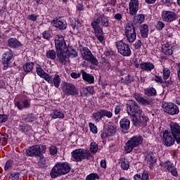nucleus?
<instances>
[{
  "label": "nucleus",
  "instance_id": "25",
  "mask_svg": "<svg viewBox=\"0 0 180 180\" xmlns=\"http://www.w3.org/2000/svg\"><path fill=\"white\" fill-rule=\"evenodd\" d=\"M120 127L123 133H126L130 129V120L122 118L120 122Z\"/></svg>",
  "mask_w": 180,
  "mask_h": 180
},
{
  "label": "nucleus",
  "instance_id": "44",
  "mask_svg": "<svg viewBox=\"0 0 180 180\" xmlns=\"http://www.w3.org/2000/svg\"><path fill=\"white\" fill-rule=\"evenodd\" d=\"M98 148H99L96 142H91L90 143V153H92L93 154H96V153H98Z\"/></svg>",
  "mask_w": 180,
  "mask_h": 180
},
{
  "label": "nucleus",
  "instance_id": "29",
  "mask_svg": "<svg viewBox=\"0 0 180 180\" xmlns=\"http://www.w3.org/2000/svg\"><path fill=\"white\" fill-rule=\"evenodd\" d=\"M8 46L11 49H19L22 44L16 38H10L8 39Z\"/></svg>",
  "mask_w": 180,
  "mask_h": 180
},
{
  "label": "nucleus",
  "instance_id": "36",
  "mask_svg": "<svg viewBox=\"0 0 180 180\" xmlns=\"http://www.w3.org/2000/svg\"><path fill=\"white\" fill-rule=\"evenodd\" d=\"M36 71H37V75H39V77H40L41 78H43L44 79H45V81L47 80V79L50 75L47 74L46 72H44L41 68H37Z\"/></svg>",
  "mask_w": 180,
  "mask_h": 180
},
{
  "label": "nucleus",
  "instance_id": "2",
  "mask_svg": "<svg viewBox=\"0 0 180 180\" xmlns=\"http://www.w3.org/2000/svg\"><path fill=\"white\" fill-rule=\"evenodd\" d=\"M70 171H71L70 163L67 162H58L56 163L51 171V178L54 179L58 176L66 175Z\"/></svg>",
  "mask_w": 180,
  "mask_h": 180
},
{
  "label": "nucleus",
  "instance_id": "38",
  "mask_svg": "<svg viewBox=\"0 0 180 180\" xmlns=\"http://www.w3.org/2000/svg\"><path fill=\"white\" fill-rule=\"evenodd\" d=\"M92 117L94 119L95 122H96L97 123L101 122V120H102V118L103 117L102 115L101 110H98L96 112H94L92 115Z\"/></svg>",
  "mask_w": 180,
  "mask_h": 180
},
{
  "label": "nucleus",
  "instance_id": "16",
  "mask_svg": "<svg viewBox=\"0 0 180 180\" xmlns=\"http://www.w3.org/2000/svg\"><path fill=\"white\" fill-rule=\"evenodd\" d=\"M57 56L58 60L60 61V63H61V64L65 65V64L70 63V58L68 56V49L57 51Z\"/></svg>",
  "mask_w": 180,
  "mask_h": 180
},
{
  "label": "nucleus",
  "instance_id": "61",
  "mask_svg": "<svg viewBox=\"0 0 180 180\" xmlns=\"http://www.w3.org/2000/svg\"><path fill=\"white\" fill-rule=\"evenodd\" d=\"M73 30H78L81 27V22L79 21H76L75 25L72 26Z\"/></svg>",
  "mask_w": 180,
  "mask_h": 180
},
{
  "label": "nucleus",
  "instance_id": "17",
  "mask_svg": "<svg viewBox=\"0 0 180 180\" xmlns=\"http://www.w3.org/2000/svg\"><path fill=\"white\" fill-rule=\"evenodd\" d=\"M91 27L94 30V33L96 37H97L99 41L102 42L105 40V37H103V31L102 28L96 22H91Z\"/></svg>",
  "mask_w": 180,
  "mask_h": 180
},
{
  "label": "nucleus",
  "instance_id": "64",
  "mask_svg": "<svg viewBox=\"0 0 180 180\" xmlns=\"http://www.w3.org/2000/svg\"><path fill=\"white\" fill-rule=\"evenodd\" d=\"M12 167V162L11 161H7L5 166H4V169L5 171H8V169H9V168Z\"/></svg>",
  "mask_w": 180,
  "mask_h": 180
},
{
  "label": "nucleus",
  "instance_id": "51",
  "mask_svg": "<svg viewBox=\"0 0 180 180\" xmlns=\"http://www.w3.org/2000/svg\"><path fill=\"white\" fill-rule=\"evenodd\" d=\"M152 81H155V82H157L158 84H164V80L162 79V77L158 75H155L152 78Z\"/></svg>",
  "mask_w": 180,
  "mask_h": 180
},
{
  "label": "nucleus",
  "instance_id": "33",
  "mask_svg": "<svg viewBox=\"0 0 180 180\" xmlns=\"http://www.w3.org/2000/svg\"><path fill=\"white\" fill-rule=\"evenodd\" d=\"M51 117L52 119H64L65 115L63 111H60L59 110H53L51 114Z\"/></svg>",
  "mask_w": 180,
  "mask_h": 180
},
{
  "label": "nucleus",
  "instance_id": "59",
  "mask_svg": "<svg viewBox=\"0 0 180 180\" xmlns=\"http://www.w3.org/2000/svg\"><path fill=\"white\" fill-rule=\"evenodd\" d=\"M101 137L102 140H106V139H108V137H110V136L107 131H101Z\"/></svg>",
  "mask_w": 180,
  "mask_h": 180
},
{
  "label": "nucleus",
  "instance_id": "6",
  "mask_svg": "<svg viewBox=\"0 0 180 180\" xmlns=\"http://www.w3.org/2000/svg\"><path fill=\"white\" fill-rule=\"evenodd\" d=\"M141 144H143V136H133L126 143L125 151L127 153H131L134 148L139 147Z\"/></svg>",
  "mask_w": 180,
  "mask_h": 180
},
{
  "label": "nucleus",
  "instance_id": "35",
  "mask_svg": "<svg viewBox=\"0 0 180 180\" xmlns=\"http://www.w3.org/2000/svg\"><path fill=\"white\" fill-rule=\"evenodd\" d=\"M144 95L146 96H157V89L154 87H148L144 89Z\"/></svg>",
  "mask_w": 180,
  "mask_h": 180
},
{
  "label": "nucleus",
  "instance_id": "21",
  "mask_svg": "<svg viewBox=\"0 0 180 180\" xmlns=\"http://www.w3.org/2000/svg\"><path fill=\"white\" fill-rule=\"evenodd\" d=\"M51 24L53 27H58L60 30H65L67 29V22L60 18L53 20Z\"/></svg>",
  "mask_w": 180,
  "mask_h": 180
},
{
  "label": "nucleus",
  "instance_id": "7",
  "mask_svg": "<svg viewBox=\"0 0 180 180\" xmlns=\"http://www.w3.org/2000/svg\"><path fill=\"white\" fill-rule=\"evenodd\" d=\"M124 33L129 43H134L136 41L137 34H136V28H134V25L132 22L130 21L127 23Z\"/></svg>",
  "mask_w": 180,
  "mask_h": 180
},
{
  "label": "nucleus",
  "instance_id": "28",
  "mask_svg": "<svg viewBox=\"0 0 180 180\" xmlns=\"http://www.w3.org/2000/svg\"><path fill=\"white\" fill-rule=\"evenodd\" d=\"M80 72L82 73L84 81H86L88 84H94V82H95V77H94V76L86 73L84 70H82Z\"/></svg>",
  "mask_w": 180,
  "mask_h": 180
},
{
  "label": "nucleus",
  "instance_id": "23",
  "mask_svg": "<svg viewBox=\"0 0 180 180\" xmlns=\"http://www.w3.org/2000/svg\"><path fill=\"white\" fill-rule=\"evenodd\" d=\"M134 99L139 103L140 105H142L143 106H148L151 105V100H148L147 98H145L144 97H142L139 94H135L134 96Z\"/></svg>",
  "mask_w": 180,
  "mask_h": 180
},
{
  "label": "nucleus",
  "instance_id": "57",
  "mask_svg": "<svg viewBox=\"0 0 180 180\" xmlns=\"http://www.w3.org/2000/svg\"><path fill=\"white\" fill-rule=\"evenodd\" d=\"M49 153L51 155H56L57 154V147L54 146H51L49 148Z\"/></svg>",
  "mask_w": 180,
  "mask_h": 180
},
{
  "label": "nucleus",
  "instance_id": "13",
  "mask_svg": "<svg viewBox=\"0 0 180 180\" xmlns=\"http://www.w3.org/2000/svg\"><path fill=\"white\" fill-rule=\"evenodd\" d=\"M91 23H96L97 26L101 25L104 27H108L109 26V20L103 14H96V18H94Z\"/></svg>",
  "mask_w": 180,
  "mask_h": 180
},
{
  "label": "nucleus",
  "instance_id": "20",
  "mask_svg": "<svg viewBox=\"0 0 180 180\" xmlns=\"http://www.w3.org/2000/svg\"><path fill=\"white\" fill-rule=\"evenodd\" d=\"M129 14L134 16L139 12V0H131L129 4Z\"/></svg>",
  "mask_w": 180,
  "mask_h": 180
},
{
  "label": "nucleus",
  "instance_id": "31",
  "mask_svg": "<svg viewBox=\"0 0 180 180\" xmlns=\"http://www.w3.org/2000/svg\"><path fill=\"white\" fill-rule=\"evenodd\" d=\"M49 161L50 160H49V158H44V156H42V155H41V156H39L38 165L39 167H40V168H47V167L50 165Z\"/></svg>",
  "mask_w": 180,
  "mask_h": 180
},
{
  "label": "nucleus",
  "instance_id": "50",
  "mask_svg": "<svg viewBox=\"0 0 180 180\" xmlns=\"http://www.w3.org/2000/svg\"><path fill=\"white\" fill-rule=\"evenodd\" d=\"M68 57H71L72 58H75L77 56H78V53H77V51L75 49H70L69 50L68 49Z\"/></svg>",
  "mask_w": 180,
  "mask_h": 180
},
{
  "label": "nucleus",
  "instance_id": "63",
  "mask_svg": "<svg viewBox=\"0 0 180 180\" xmlns=\"http://www.w3.org/2000/svg\"><path fill=\"white\" fill-rule=\"evenodd\" d=\"M70 77H72L74 79H78L81 77V73L72 72L70 74Z\"/></svg>",
  "mask_w": 180,
  "mask_h": 180
},
{
  "label": "nucleus",
  "instance_id": "12",
  "mask_svg": "<svg viewBox=\"0 0 180 180\" xmlns=\"http://www.w3.org/2000/svg\"><path fill=\"white\" fill-rule=\"evenodd\" d=\"M175 141L176 140L170 131H165L163 132L162 141L166 147H172V146H174L175 144Z\"/></svg>",
  "mask_w": 180,
  "mask_h": 180
},
{
  "label": "nucleus",
  "instance_id": "49",
  "mask_svg": "<svg viewBox=\"0 0 180 180\" xmlns=\"http://www.w3.org/2000/svg\"><path fill=\"white\" fill-rule=\"evenodd\" d=\"M99 179V175L96 173H91L86 176V180H95Z\"/></svg>",
  "mask_w": 180,
  "mask_h": 180
},
{
  "label": "nucleus",
  "instance_id": "15",
  "mask_svg": "<svg viewBox=\"0 0 180 180\" xmlns=\"http://www.w3.org/2000/svg\"><path fill=\"white\" fill-rule=\"evenodd\" d=\"M161 167H163V168H166L169 172L173 175V176H178V170L176 169V167L174 166V164L169 160H167L165 162L160 163Z\"/></svg>",
  "mask_w": 180,
  "mask_h": 180
},
{
  "label": "nucleus",
  "instance_id": "19",
  "mask_svg": "<svg viewBox=\"0 0 180 180\" xmlns=\"http://www.w3.org/2000/svg\"><path fill=\"white\" fill-rule=\"evenodd\" d=\"M30 99L22 100V102L16 101L15 103V106L18 109V110H23V109H30L32 103H30Z\"/></svg>",
  "mask_w": 180,
  "mask_h": 180
},
{
  "label": "nucleus",
  "instance_id": "30",
  "mask_svg": "<svg viewBox=\"0 0 180 180\" xmlns=\"http://www.w3.org/2000/svg\"><path fill=\"white\" fill-rule=\"evenodd\" d=\"M162 52L165 56H172L174 51H172V46L169 44L166 43L162 46Z\"/></svg>",
  "mask_w": 180,
  "mask_h": 180
},
{
  "label": "nucleus",
  "instance_id": "34",
  "mask_svg": "<svg viewBox=\"0 0 180 180\" xmlns=\"http://www.w3.org/2000/svg\"><path fill=\"white\" fill-rule=\"evenodd\" d=\"M139 30L141 32V37L146 39L148 37V25L143 24L139 27Z\"/></svg>",
  "mask_w": 180,
  "mask_h": 180
},
{
  "label": "nucleus",
  "instance_id": "45",
  "mask_svg": "<svg viewBox=\"0 0 180 180\" xmlns=\"http://www.w3.org/2000/svg\"><path fill=\"white\" fill-rule=\"evenodd\" d=\"M22 119L26 120L28 123H32L36 120V117L33 114H28L27 117L26 115H23Z\"/></svg>",
  "mask_w": 180,
  "mask_h": 180
},
{
  "label": "nucleus",
  "instance_id": "37",
  "mask_svg": "<svg viewBox=\"0 0 180 180\" xmlns=\"http://www.w3.org/2000/svg\"><path fill=\"white\" fill-rule=\"evenodd\" d=\"M34 67V63L33 62H27L23 66V70L25 72H30L33 70Z\"/></svg>",
  "mask_w": 180,
  "mask_h": 180
},
{
  "label": "nucleus",
  "instance_id": "43",
  "mask_svg": "<svg viewBox=\"0 0 180 180\" xmlns=\"http://www.w3.org/2000/svg\"><path fill=\"white\" fill-rule=\"evenodd\" d=\"M101 114L103 117H108V119H112L113 117V112L105 109H101Z\"/></svg>",
  "mask_w": 180,
  "mask_h": 180
},
{
  "label": "nucleus",
  "instance_id": "10",
  "mask_svg": "<svg viewBox=\"0 0 180 180\" xmlns=\"http://www.w3.org/2000/svg\"><path fill=\"white\" fill-rule=\"evenodd\" d=\"M161 18L163 22H166V23H172V22H175V20L178 19V15L173 11H163L161 13Z\"/></svg>",
  "mask_w": 180,
  "mask_h": 180
},
{
  "label": "nucleus",
  "instance_id": "14",
  "mask_svg": "<svg viewBox=\"0 0 180 180\" xmlns=\"http://www.w3.org/2000/svg\"><path fill=\"white\" fill-rule=\"evenodd\" d=\"M171 134L175 139L177 144H180V126L176 122H172L170 124Z\"/></svg>",
  "mask_w": 180,
  "mask_h": 180
},
{
  "label": "nucleus",
  "instance_id": "58",
  "mask_svg": "<svg viewBox=\"0 0 180 180\" xmlns=\"http://www.w3.org/2000/svg\"><path fill=\"white\" fill-rule=\"evenodd\" d=\"M8 120V115H0V124L1 123H5Z\"/></svg>",
  "mask_w": 180,
  "mask_h": 180
},
{
  "label": "nucleus",
  "instance_id": "3",
  "mask_svg": "<svg viewBox=\"0 0 180 180\" xmlns=\"http://www.w3.org/2000/svg\"><path fill=\"white\" fill-rule=\"evenodd\" d=\"M71 157L72 161L75 162H81L84 160H91L94 158L92 153L88 149L79 148L71 152Z\"/></svg>",
  "mask_w": 180,
  "mask_h": 180
},
{
  "label": "nucleus",
  "instance_id": "8",
  "mask_svg": "<svg viewBox=\"0 0 180 180\" xmlns=\"http://www.w3.org/2000/svg\"><path fill=\"white\" fill-rule=\"evenodd\" d=\"M162 109L165 113L174 115L179 113V108L174 103H165L162 105Z\"/></svg>",
  "mask_w": 180,
  "mask_h": 180
},
{
  "label": "nucleus",
  "instance_id": "54",
  "mask_svg": "<svg viewBox=\"0 0 180 180\" xmlns=\"http://www.w3.org/2000/svg\"><path fill=\"white\" fill-rule=\"evenodd\" d=\"M165 27V24L162 21H158L156 24V29L158 30H162Z\"/></svg>",
  "mask_w": 180,
  "mask_h": 180
},
{
  "label": "nucleus",
  "instance_id": "1",
  "mask_svg": "<svg viewBox=\"0 0 180 180\" xmlns=\"http://www.w3.org/2000/svg\"><path fill=\"white\" fill-rule=\"evenodd\" d=\"M127 112L128 115L132 116V122L136 127L141 126L144 127L147 126V121L148 119L147 117H141L143 115V110L140 109L139 104L136 101L131 100L127 104Z\"/></svg>",
  "mask_w": 180,
  "mask_h": 180
},
{
  "label": "nucleus",
  "instance_id": "46",
  "mask_svg": "<svg viewBox=\"0 0 180 180\" xmlns=\"http://www.w3.org/2000/svg\"><path fill=\"white\" fill-rule=\"evenodd\" d=\"M116 131H117L116 127L113 125H108L107 127V132L110 136H113L116 133Z\"/></svg>",
  "mask_w": 180,
  "mask_h": 180
},
{
  "label": "nucleus",
  "instance_id": "27",
  "mask_svg": "<svg viewBox=\"0 0 180 180\" xmlns=\"http://www.w3.org/2000/svg\"><path fill=\"white\" fill-rule=\"evenodd\" d=\"M81 56L82 57L83 60H85L86 61H89V59L91 58V56L93 55L92 52L89 50V49L86 47H83L80 49Z\"/></svg>",
  "mask_w": 180,
  "mask_h": 180
},
{
  "label": "nucleus",
  "instance_id": "52",
  "mask_svg": "<svg viewBox=\"0 0 180 180\" xmlns=\"http://www.w3.org/2000/svg\"><path fill=\"white\" fill-rule=\"evenodd\" d=\"M89 126L91 133H94V134H96V133H98V128L96 127V126H95V124L89 122Z\"/></svg>",
  "mask_w": 180,
  "mask_h": 180
},
{
  "label": "nucleus",
  "instance_id": "41",
  "mask_svg": "<svg viewBox=\"0 0 180 180\" xmlns=\"http://www.w3.org/2000/svg\"><path fill=\"white\" fill-rule=\"evenodd\" d=\"M162 72V78L165 81H167V79H168V78H169V76L171 75V70H169V68L163 66Z\"/></svg>",
  "mask_w": 180,
  "mask_h": 180
},
{
  "label": "nucleus",
  "instance_id": "40",
  "mask_svg": "<svg viewBox=\"0 0 180 180\" xmlns=\"http://www.w3.org/2000/svg\"><path fill=\"white\" fill-rule=\"evenodd\" d=\"M146 20V17L143 14H138L134 17V22L136 23H143Z\"/></svg>",
  "mask_w": 180,
  "mask_h": 180
},
{
  "label": "nucleus",
  "instance_id": "18",
  "mask_svg": "<svg viewBox=\"0 0 180 180\" xmlns=\"http://www.w3.org/2000/svg\"><path fill=\"white\" fill-rule=\"evenodd\" d=\"M46 81L52 86H53L55 88H60V84H61V78L60 77L59 75L56 74L53 77L49 75L48 76V78Z\"/></svg>",
  "mask_w": 180,
  "mask_h": 180
},
{
  "label": "nucleus",
  "instance_id": "24",
  "mask_svg": "<svg viewBox=\"0 0 180 180\" xmlns=\"http://www.w3.org/2000/svg\"><path fill=\"white\" fill-rule=\"evenodd\" d=\"M140 68L142 71L151 72V71L155 68V65H154V63L151 62H143L140 64Z\"/></svg>",
  "mask_w": 180,
  "mask_h": 180
},
{
  "label": "nucleus",
  "instance_id": "60",
  "mask_svg": "<svg viewBox=\"0 0 180 180\" xmlns=\"http://www.w3.org/2000/svg\"><path fill=\"white\" fill-rule=\"evenodd\" d=\"M1 139L3 140V143L7 144L8 139H9V135H8V134H4L1 136Z\"/></svg>",
  "mask_w": 180,
  "mask_h": 180
},
{
  "label": "nucleus",
  "instance_id": "53",
  "mask_svg": "<svg viewBox=\"0 0 180 180\" xmlns=\"http://www.w3.org/2000/svg\"><path fill=\"white\" fill-rule=\"evenodd\" d=\"M88 63H91V64H92V65H98V59H96V58H95V56H94V55H92L90 57L89 60H86Z\"/></svg>",
  "mask_w": 180,
  "mask_h": 180
},
{
  "label": "nucleus",
  "instance_id": "62",
  "mask_svg": "<svg viewBox=\"0 0 180 180\" xmlns=\"http://www.w3.org/2000/svg\"><path fill=\"white\" fill-rule=\"evenodd\" d=\"M141 40H138L134 44V47L136 50H139V49H141L142 46Z\"/></svg>",
  "mask_w": 180,
  "mask_h": 180
},
{
  "label": "nucleus",
  "instance_id": "9",
  "mask_svg": "<svg viewBox=\"0 0 180 180\" xmlns=\"http://www.w3.org/2000/svg\"><path fill=\"white\" fill-rule=\"evenodd\" d=\"M63 89L65 95L67 96H77V95H78V89H77L75 85L72 83H64Z\"/></svg>",
  "mask_w": 180,
  "mask_h": 180
},
{
  "label": "nucleus",
  "instance_id": "56",
  "mask_svg": "<svg viewBox=\"0 0 180 180\" xmlns=\"http://www.w3.org/2000/svg\"><path fill=\"white\" fill-rule=\"evenodd\" d=\"M20 176V174L18 172H13L11 175H10V178L12 180H18L19 179Z\"/></svg>",
  "mask_w": 180,
  "mask_h": 180
},
{
  "label": "nucleus",
  "instance_id": "32",
  "mask_svg": "<svg viewBox=\"0 0 180 180\" xmlns=\"http://www.w3.org/2000/svg\"><path fill=\"white\" fill-rule=\"evenodd\" d=\"M94 86H89L83 89L80 94L82 96H89V95H94Z\"/></svg>",
  "mask_w": 180,
  "mask_h": 180
},
{
  "label": "nucleus",
  "instance_id": "22",
  "mask_svg": "<svg viewBox=\"0 0 180 180\" xmlns=\"http://www.w3.org/2000/svg\"><path fill=\"white\" fill-rule=\"evenodd\" d=\"M12 58H13V51L8 50L3 53L1 60L4 67H8V64Z\"/></svg>",
  "mask_w": 180,
  "mask_h": 180
},
{
  "label": "nucleus",
  "instance_id": "55",
  "mask_svg": "<svg viewBox=\"0 0 180 180\" xmlns=\"http://www.w3.org/2000/svg\"><path fill=\"white\" fill-rule=\"evenodd\" d=\"M148 172L146 171V170H143L142 172H141V178L142 180H148Z\"/></svg>",
  "mask_w": 180,
  "mask_h": 180
},
{
  "label": "nucleus",
  "instance_id": "47",
  "mask_svg": "<svg viewBox=\"0 0 180 180\" xmlns=\"http://www.w3.org/2000/svg\"><path fill=\"white\" fill-rule=\"evenodd\" d=\"M121 82L122 84H131V75H128L127 76H124L121 79Z\"/></svg>",
  "mask_w": 180,
  "mask_h": 180
},
{
  "label": "nucleus",
  "instance_id": "11",
  "mask_svg": "<svg viewBox=\"0 0 180 180\" xmlns=\"http://www.w3.org/2000/svg\"><path fill=\"white\" fill-rule=\"evenodd\" d=\"M55 47L56 51H63V50H68L67 44H65V39L63 35H56L55 37Z\"/></svg>",
  "mask_w": 180,
  "mask_h": 180
},
{
  "label": "nucleus",
  "instance_id": "5",
  "mask_svg": "<svg viewBox=\"0 0 180 180\" xmlns=\"http://www.w3.org/2000/svg\"><path fill=\"white\" fill-rule=\"evenodd\" d=\"M46 148L45 145L32 146L27 150V155H28V157H40L46 153Z\"/></svg>",
  "mask_w": 180,
  "mask_h": 180
},
{
  "label": "nucleus",
  "instance_id": "26",
  "mask_svg": "<svg viewBox=\"0 0 180 180\" xmlns=\"http://www.w3.org/2000/svg\"><path fill=\"white\" fill-rule=\"evenodd\" d=\"M145 161L149 165V168L152 169L154 164L157 162V158H155V155H154V153H149L146 155Z\"/></svg>",
  "mask_w": 180,
  "mask_h": 180
},
{
  "label": "nucleus",
  "instance_id": "4",
  "mask_svg": "<svg viewBox=\"0 0 180 180\" xmlns=\"http://www.w3.org/2000/svg\"><path fill=\"white\" fill-rule=\"evenodd\" d=\"M115 45L117 52L123 57H130V56H131V49H130V45L124 42V41H117L115 42Z\"/></svg>",
  "mask_w": 180,
  "mask_h": 180
},
{
  "label": "nucleus",
  "instance_id": "48",
  "mask_svg": "<svg viewBox=\"0 0 180 180\" xmlns=\"http://www.w3.org/2000/svg\"><path fill=\"white\" fill-rule=\"evenodd\" d=\"M42 37L43 39H45L46 40H50L52 37L51 32L50 30H46L44 32H42Z\"/></svg>",
  "mask_w": 180,
  "mask_h": 180
},
{
  "label": "nucleus",
  "instance_id": "42",
  "mask_svg": "<svg viewBox=\"0 0 180 180\" xmlns=\"http://www.w3.org/2000/svg\"><path fill=\"white\" fill-rule=\"evenodd\" d=\"M120 167L122 169H124V171H127V169L130 168V164L129 163V160L126 159H124V160H121Z\"/></svg>",
  "mask_w": 180,
  "mask_h": 180
},
{
  "label": "nucleus",
  "instance_id": "39",
  "mask_svg": "<svg viewBox=\"0 0 180 180\" xmlns=\"http://www.w3.org/2000/svg\"><path fill=\"white\" fill-rule=\"evenodd\" d=\"M46 57L49 58V60H56V57H57V53L54 50H49L46 53Z\"/></svg>",
  "mask_w": 180,
  "mask_h": 180
}]
</instances>
